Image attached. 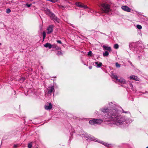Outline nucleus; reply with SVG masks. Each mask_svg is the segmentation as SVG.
<instances>
[{"mask_svg":"<svg viewBox=\"0 0 148 148\" xmlns=\"http://www.w3.org/2000/svg\"><path fill=\"white\" fill-rule=\"evenodd\" d=\"M101 9L105 13L108 12L110 11V5L106 3L101 4Z\"/></svg>","mask_w":148,"mask_h":148,"instance_id":"obj_1","label":"nucleus"},{"mask_svg":"<svg viewBox=\"0 0 148 148\" xmlns=\"http://www.w3.org/2000/svg\"><path fill=\"white\" fill-rule=\"evenodd\" d=\"M90 69H91V67H90Z\"/></svg>","mask_w":148,"mask_h":148,"instance_id":"obj_28","label":"nucleus"},{"mask_svg":"<svg viewBox=\"0 0 148 148\" xmlns=\"http://www.w3.org/2000/svg\"><path fill=\"white\" fill-rule=\"evenodd\" d=\"M103 47L104 50H108L110 51H112L110 47H108L105 45H104L103 46Z\"/></svg>","mask_w":148,"mask_h":148,"instance_id":"obj_11","label":"nucleus"},{"mask_svg":"<svg viewBox=\"0 0 148 148\" xmlns=\"http://www.w3.org/2000/svg\"><path fill=\"white\" fill-rule=\"evenodd\" d=\"M11 12V10L10 9H8L6 10V12L8 13H10Z\"/></svg>","mask_w":148,"mask_h":148,"instance_id":"obj_20","label":"nucleus"},{"mask_svg":"<svg viewBox=\"0 0 148 148\" xmlns=\"http://www.w3.org/2000/svg\"><path fill=\"white\" fill-rule=\"evenodd\" d=\"M57 42L58 43H60V44H61V43H62V42H61V41H60V40H57Z\"/></svg>","mask_w":148,"mask_h":148,"instance_id":"obj_25","label":"nucleus"},{"mask_svg":"<svg viewBox=\"0 0 148 148\" xmlns=\"http://www.w3.org/2000/svg\"><path fill=\"white\" fill-rule=\"evenodd\" d=\"M109 54L108 53L107 51H106L105 53H103V55L104 56H107Z\"/></svg>","mask_w":148,"mask_h":148,"instance_id":"obj_16","label":"nucleus"},{"mask_svg":"<svg viewBox=\"0 0 148 148\" xmlns=\"http://www.w3.org/2000/svg\"><path fill=\"white\" fill-rule=\"evenodd\" d=\"M122 9L124 10L127 12H130V9L127 6H123L122 7Z\"/></svg>","mask_w":148,"mask_h":148,"instance_id":"obj_7","label":"nucleus"},{"mask_svg":"<svg viewBox=\"0 0 148 148\" xmlns=\"http://www.w3.org/2000/svg\"><path fill=\"white\" fill-rule=\"evenodd\" d=\"M112 77L113 78H115L117 82H120L121 83L124 84L126 83V81L125 79L122 77H119L115 75L112 74Z\"/></svg>","mask_w":148,"mask_h":148,"instance_id":"obj_2","label":"nucleus"},{"mask_svg":"<svg viewBox=\"0 0 148 148\" xmlns=\"http://www.w3.org/2000/svg\"><path fill=\"white\" fill-rule=\"evenodd\" d=\"M88 56H92V51H89L88 52Z\"/></svg>","mask_w":148,"mask_h":148,"instance_id":"obj_18","label":"nucleus"},{"mask_svg":"<svg viewBox=\"0 0 148 148\" xmlns=\"http://www.w3.org/2000/svg\"><path fill=\"white\" fill-rule=\"evenodd\" d=\"M27 5L28 7H29L31 5Z\"/></svg>","mask_w":148,"mask_h":148,"instance_id":"obj_26","label":"nucleus"},{"mask_svg":"<svg viewBox=\"0 0 148 148\" xmlns=\"http://www.w3.org/2000/svg\"><path fill=\"white\" fill-rule=\"evenodd\" d=\"M45 13L47 14H48L50 16L54 17V15L52 13L50 10L48 9H45Z\"/></svg>","mask_w":148,"mask_h":148,"instance_id":"obj_6","label":"nucleus"},{"mask_svg":"<svg viewBox=\"0 0 148 148\" xmlns=\"http://www.w3.org/2000/svg\"><path fill=\"white\" fill-rule=\"evenodd\" d=\"M130 78L131 79H134L135 80L138 81L139 80V78L135 76L132 75L130 77Z\"/></svg>","mask_w":148,"mask_h":148,"instance_id":"obj_12","label":"nucleus"},{"mask_svg":"<svg viewBox=\"0 0 148 148\" xmlns=\"http://www.w3.org/2000/svg\"><path fill=\"white\" fill-rule=\"evenodd\" d=\"M25 80V79L24 78H22L20 79V81H23Z\"/></svg>","mask_w":148,"mask_h":148,"instance_id":"obj_23","label":"nucleus"},{"mask_svg":"<svg viewBox=\"0 0 148 148\" xmlns=\"http://www.w3.org/2000/svg\"><path fill=\"white\" fill-rule=\"evenodd\" d=\"M102 121V120L100 119H93L90 121L89 123L92 125H95L101 123Z\"/></svg>","mask_w":148,"mask_h":148,"instance_id":"obj_3","label":"nucleus"},{"mask_svg":"<svg viewBox=\"0 0 148 148\" xmlns=\"http://www.w3.org/2000/svg\"><path fill=\"white\" fill-rule=\"evenodd\" d=\"M47 33L49 34L53 32V27L51 26H49L47 29Z\"/></svg>","mask_w":148,"mask_h":148,"instance_id":"obj_9","label":"nucleus"},{"mask_svg":"<svg viewBox=\"0 0 148 148\" xmlns=\"http://www.w3.org/2000/svg\"><path fill=\"white\" fill-rule=\"evenodd\" d=\"M96 64H97V66L98 67H100L102 65V63L100 62H95Z\"/></svg>","mask_w":148,"mask_h":148,"instance_id":"obj_13","label":"nucleus"},{"mask_svg":"<svg viewBox=\"0 0 148 148\" xmlns=\"http://www.w3.org/2000/svg\"><path fill=\"white\" fill-rule=\"evenodd\" d=\"M116 66L117 67H119L120 66V65L118 63H116Z\"/></svg>","mask_w":148,"mask_h":148,"instance_id":"obj_21","label":"nucleus"},{"mask_svg":"<svg viewBox=\"0 0 148 148\" xmlns=\"http://www.w3.org/2000/svg\"><path fill=\"white\" fill-rule=\"evenodd\" d=\"M57 54L58 55H60V54H61V51H58V52Z\"/></svg>","mask_w":148,"mask_h":148,"instance_id":"obj_24","label":"nucleus"},{"mask_svg":"<svg viewBox=\"0 0 148 148\" xmlns=\"http://www.w3.org/2000/svg\"><path fill=\"white\" fill-rule=\"evenodd\" d=\"M116 124L117 125H119L121 124V123H120L119 122H117Z\"/></svg>","mask_w":148,"mask_h":148,"instance_id":"obj_22","label":"nucleus"},{"mask_svg":"<svg viewBox=\"0 0 148 148\" xmlns=\"http://www.w3.org/2000/svg\"><path fill=\"white\" fill-rule=\"evenodd\" d=\"M75 4L77 6L81 8H83L84 9H86L88 8V7L86 5H84L83 4L80 3H76Z\"/></svg>","mask_w":148,"mask_h":148,"instance_id":"obj_4","label":"nucleus"},{"mask_svg":"<svg viewBox=\"0 0 148 148\" xmlns=\"http://www.w3.org/2000/svg\"><path fill=\"white\" fill-rule=\"evenodd\" d=\"M44 46L46 48L48 47L49 49H50L52 47H55L56 45L54 44L52 45L51 44L49 43H47L44 45Z\"/></svg>","mask_w":148,"mask_h":148,"instance_id":"obj_5","label":"nucleus"},{"mask_svg":"<svg viewBox=\"0 0 148 148\" xmlns=\"http://www.w3.org/2000/svg\"><path fill=\"white\" fill-rule=\"evenodd\" d=\"M54 90V86H51L48 88V93L50 94Z\"/></svg>","mask_w":148,"mask_h":148,"instance_id":"obj_8","label":"nucleus"},{"mask_svg":"<svg viewBox=\"0 0 148 148\" xmlns=\"http://www.w3.org/2000/svg\"><path fill=\"white\" fill-rule=\"evenodd\" d=\"M146 148H148V147H147Z\"/></svg>","mask_w":148,"mask_h":148,"instance_id":"obj_29","label":"nucleus"},{"mask_svg":"<svg viewBox=\"0 0 148 148\" xmlns=\"http://www.w3.org/2000/svg\"><path fill=\"white\" fill-rule=\"evenodd\" d=\"M32 145L31 143H29L28 144V148H31L32 147Z\"/></svg>","mask_w":148,"mask_h":148,"instance_id":"obj_19","label":"nucleus"},{"mask_svg":"<svg viewBox=\"0 0 148 148\" xmlns=\"http://www.w3.org/2000/svg\"><path fill=\"white\" fill-rule=\"evenodd\" d=\"M105 110V111H104L103 110V112H106V110H106H106Z\"/></svg>","mask_w":148,"mask_h":148,"instance_id":"obj_27","label":"nucleus"},{"mask_svg":"<svg viewBox=\"0 0 148 148\" xmlns=\"http://www.w3.org/2000/svg\"><path fill=\"white\" fill-rule=\"evenodd\" d=\"M114 47L115 49H117L119 48V45L117 44H116L114 45Z\"/></svg>","mask_w":148,"mask_h":148,"instance_id":"obj_17","label":"nucleus"},{"mask_svg":"<svg viewBox=\"0 0 148 148\" xmlns=\"http://www.w3.org/2000/svg\"><path fill=\"white\" fill-rule=\"evenodd\" d=\"M52 108V105L51 103H49V105L45 106V108L46 110H49L51 109Z\"/></svg>","mask_w":148,"mask_h":148,"instance_id":"obj_10","label":"nucleus"},{"mask_svg":"<svg viewBox=\"0 0 148 148\" xmlns=\"http://www.w3.org/2000/svg\"><path fill=\"white\" fill-rule=\"evenodd\" d=\"M136 27L138 29H141L142 28L141 26L139 25H136Z\"/></svg>","mask_w":148,"mask_h":148,"instance_id":"obj_15","label":"nucleus"},{"mask_svg":"<svg viewBox=\"0 0 148 148\" xmlns=\"http://www.w3.org/2000/svg\"><path fill=\"white\" fill-rule=\"evenodd\" d=\"M43 35V41L44 40L45 38L46 37V33L45 32H44L42 33Z\"/></svg>","mask_w":148,"mask_h":148,"instance_id":"obj_14","label":"nucleus"}]
</instances>
